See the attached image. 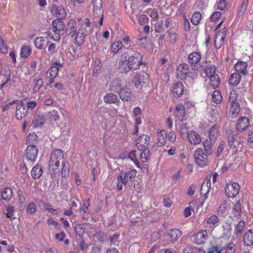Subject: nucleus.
<instances>
[{
  "label": "nucleus",
  "mask_w": 253,
  "mask_h": 253,
  "mask_svg": "<svg viewBox=\"0 0 253 253\" xmlns=\"http://www.w3.org/2000/svg\"><path fill=\"white\" fill-rule=\"evenodd\" d=\"M48 167L50 176L52 178L60 175L63 177L69 175V163L65 160L63 152L60 149H55L51 154Z\"/></svg>",
  "instance_id": "f257e3e1"
},
{
  "label": "nucleus",
  "mask_w": 253,
  "mask_h": 253,
  "mask_svg": "<svg viewBox=\"0 0 253 253\" xmlns=\"http://www.w3.org/2000/svg\"><path fill=\"white\" fill-rule=\"evenodd\" d=\"M142 56L136 51L127 49L121 55L118 61V69L121 73L127 74L132 70L138 69L142 64Z\"/></svg>",
  "instance_id": "f03ea898"
},
{
  "label": "nucleus",
  "mask_w": 253,
  "mask_h": 253,
  "mask_svg": "<svg viewBox=\"0 0 253 253\" xmlns=\"http://www.w3.org/2000/svg\"><path fill=\"white\" fill-rule=\"evenodd\" d=\"M110 89L118 94L123 101L127 102L132 98V92L124 79L117 78L113 79L111 83Z\"/></svg>",
  "instance_id": "7ed1b4c3"
},
{
  "label": "nucleus",
  "mask_w": 253,
  "mask_h": 253,
  "mask_svg": "<svg viewBox=\"0 0 253 253\" xmlns=\"http://www.w3.org/2000/svg\"><path fill=\"white\" fill-rule=\"evenodd\" d=\"M36 135L34 133L30 134L27 137L26 144L28 146L25 150V156L28 161L34 162L36 161L39 152L38 149L33 143V139H35Z\"/></svg>",
  "instance_id": "20e7f679"
},
{
  "label": "nucleus",
  "mask_w": 253,
  "mask_h": 253,
  "mask_svg": "<svg viewBox=\"0 0 253 253\" xmlns=\"http://www.w3.org/2000/svg\"><path fill=\"white\" fill-rule=\"evenodd\" d=\"M201 58V55L197 51L193 52L189 54L188 60L193 70L198 71L204 67V61L200 62Z\"/></svg>",
  "instance_id": "39448f33"
},
{
  "label": "nucleus",
  "mask_w": 253,
  "mask_h": 253,
  "mask_svg": "<svg viewBox=\"0 0 253 253\" xmlns=\"http://www.w3.org/2000/svg\"><path fill=\"white\" fill-rule=\"evenodd\" d=\"M210 155L204 152L202 148L197 149L194 154L195 163L200 167L207 166L209 164L208 157Z\"/></svg>",
  "instance_id": "423d86ee"
},
{
  "label": "nucleus",
  "mask_w": 253,
  "mask_h": 253,
  "mask_svg": "<svg viewBox=\"0 0 253 253\" xmlns=\"http://www.w3.org/2000/svg\"><path fill=\"white\" fill-rule=\"evenodd\" d=\"M181 236L182 232L180 230L176 228L170 229L166 235L167 238V244L164 245V246L169 244H174L178 240Z\"/></svg>",
  "instance_id": "0eeeda50"
},
{
  "label": "nucleus",
  "mask_w": 253,
  "mask_h": 253,
  "mask_svg": "<svg viewBox=\"0 0 253 253\" xmlns=\"http://www.w3.org/2000/svg\"><path fill=\"white\" fill-rule=\"evenodd\" d=\"M240 185L236 182L228 183L225 189L226 195L228 198H234L239 193Z\"/></svg>",
  "instance_id": "6e6552de"
},
{
  "label": "nucleus",
  "mask_w": 253,
  "mask_h": 253,
  "mask_svg": "<svg viewBox=\"0 0 253 253\" xmlns=\"http://www.w3.org/2000/svg\"><path fill=\"white\" fill-rule=\"evenodd\" d=\"M150 142V138L148 135H142L140 136L137 139L136 147L138 150H141L147 149L149 143Z\"/></svg>",
  "instance_id": "1a4fd4ad"
},
{
  "label": "nucleus",
  "mask_w": 253,
  "mask_h": 253,
  "mask_svg": "<svg viewBox=\"0 0 253 253\" xmlns=\"http://www.w3.org/2000/svg\"><path fill=\"white\" fill-rule=\"evenodd\" d=\"M87 30L84 25H82L80 28L79 29L77 33H76L75 37V43L80 46L82 45L84 41V39L87 35Z\"/></svg>",
  "instance_id": "9d476101"
},
{
  "label": "nucleus",
  "mask_w": 253,
  "mask_h": 253,
  "mask_svg": "<svg viewBox=\"0 0 253 253\" xmlns=\"http://www.w3.org/2000/svg\"><path fill=\"white\" fill-rule=\"evenodd\" d=\"M28 111L26 108L25 103L24 100H21L19 103H17L15 116L17 119L21 120L27 114Z\"/></svg>",
  "instance_id": "9b49d317"
},
{
  "label": "nucleus",
  "mask_w": 253,
  "mask_h": 253,
  "mask_svg": "<svg viewBox=\"0 0 253 253\" xmlns=\"http://www.w3.org/2000/svg\"><path fill=\"white\" fill-rule=\"evenodd\" d=\"M177 76L181 80H185L189 73V66L186 63H181L177 68Z\"/></svg>",
  "instance_id": "f8f14e48"
},
{
  "label": "nucleus",
  "mask_w": 253,
  "mask_h": 253,
  "mask_svg": "<svg viewBox=\"0 0 253 253\" xmlns=\"http://www.w3.org/2000/svg\"><path fill=\"white\" fill-rule=\"evenodd\" d=\"M148 79V75L145 72L140 73L133 78V83L134 85L138 88L139 85L146 83Z\"/></svg>",
  "instance_id": "ddd939ff"
},
{
  "label": "nucleus",
  "mask_w": 253,
  "mask_h": 253,
  "mask_svg": "<svg viewBox=\"0 0 253 253\" xmlns=\"http://www.w3.org/2000/svg\"><path fill=\"white\" fill-rule=\"evenodd\" d=\"M250 126L249 120L246 117H242L238 120L236 124V129L239 132L246 130Z\"/></svg>",
  "instance_id": "4468645a"
},
{
  "label": "nucleus",
  "mask_w": 253,
  "mask_h": 253,
  "mask_svg": "<svg viewBox=\"0 0 253 253\" xmlns=\"http://www.w3.org/2000/svg\"><path fill=\"white\" fill-rule=\"evenodd\" d=\"M51 13L58 18L62 19L66 16V13L62 5H53L50 8Z\"/></svg>",
  "instance_id": "2eb2a0df"
},
{
  "label": "nucleus",
  "mask_w": 253,
  "mask_h": 253,
  "mask_svg": "<svg viewBox=\"0 0 253 253\" xmlns=\"http://www.w3.org/2000/svg\"><path fill=\"white\" fill-rule=\"evenodd\" d=\"M187 136L189 141L192 144L197 145L200 144L202 141V139L199 134L194 131L188 132Z\"/></svg>",
  "instance_id": "dca6fc26"
},
{
  "label": "nucleus",
  "mask_w": 253,
  "mask_h": 253,
  "mask_svg": "<svg viewBox=\"0 0 253 253\" xmlns=\"http://www.w3.org/2000/svg\"><path fill=\"white\" fill-rule=\"evenodd\" d=\"M208 237L206 230H202L195 236V242L197 244H203L206 242Z\"/></svg>",
  "instance_id": "f3484780"
},
{
  "label": "nucleus",
  "mask_w": 253,
  "mask_h": 253,
  "mask_svg": "<svg viewBox=\"0 0 253 253\" xmlns=\"http://www.w3.org/2000/svg\"><path fill=\"white\" fill-rule=\"evenodd\" d=\"M175 117L178 121L182 122L186 115L184 106L181 104L176 105L175 107Z\"/></svg>",
  "instance_id": "a211bd4d"
},
{
  "label": "nucleus",
  "mask_w": 253,
  "mask_h": 253,
  "mask_svg": "<svg viewBox=\"0 0 253 253\" xmlns=\"http://www.w3.org/2000/svg\"><path fill=\"white\" fill-rule=\"evenodd\" d=\"M172 94L175 97L181 96L184 92V87L182 83L177 82L173 87Z\"/></svg>",
  "instance_id": "6ab92c4d"
},
{
  "label": "nucleus",
  "mask_w": 253,
  "mask_h": 253,
  "mask_svg": "<svg viewBox=\"0 0 253 253\" xmlns=\"http://www.w3.org/2000/svg\"><path fill=\"white\" fill-rule=\"evenodd\" d=\"M248 66L247 63L240 61L234 65L235 70L238 72L237 73H242L244 75L248 74V71L246 70Z\"/></svg>",
  "instance_id": "aec40b11"
},
{
  "label": "nucleus",
  "mask_w": 253,
  "mask_h": 253,
  "mask_svg": "<svg viewBox=\"0 0 253 253\" xmlns=\"http://www.w3.org/2000/svg\"><path fill=\"white\" fill-rule=\"evenodd\" d=\"M92 3L94 14L96 13L97 15H98L103 12L102 0H92Z\"/></svg>",
  "instance_id": "412c9836"
},
{
  "label": "nucleus",
  "mask_w": 253,
  "mask_h": 253,
  "mask_svg": "<svg viewBox=\"0 0 253 253\" xmlns=\"http://www.w3.org/2000/svg\"><path fill=\"white\" fill-rule=\"evenodd\" d=\"M76 22L74 20L69 21L67 27L66 29L65 33L67 35H71L73 37L76 34Z\"/></svg>",
  "instance_id": "4be33fe9"
},
{
  "label": "nucleus",
  "mask_w": 253,
  "mask_h": 253,
  "mask_svg": "<svg viewBox=\"0 0 253 253\" xmlns=\"http://www.w3.org/2000/svg\"><path fill=\"white\" fill-rule=\"evenodd\" d=\"M44 122V119L43 116L40 115L37 116L34 118L32 124L29 126V127L32 129L41 126L43 124Z\"/></svg>",
  "instance_id": "5701e85b"
},
{
  "label": "nucleus",
  "mask_w": 253,
  "mask_h": 253,
  "mask_svg": "<svg viewBox=\"0 0 253 253\" xmlns=\"http://www.w3.org/2000/svg\"><path fill=\"white\" fill-rule=\"evenodd\" d=\"M31 176L34 179L40 178L42 174V169L41 166L39 164L36 165L31 170Z\"/></svg>",
  "instance_id": "b1692460"
},
{
  "label": "nucleus",
  "mask_w": 253,
  "mask_h": 253,
  "mask_svg": "<svg viewBox=\"0 0 253 253\" xmlns=\"http://www.w3.org/2000/svg\"><path fill=\"white\" fill-rule=\"evenodd\" d=\"M59 109L58 110H52L46 113V118L49 119L50 122H56L59 119L60 113Z\"/></svg>",
  "instance_id": "393cba45"
},
{
  "label": "nucleus",
  "mask_w": 253,
  "mask_h": 253,
  "mask_svg": "<svg viewBox=\"0 0 253 253\" xmlns=\"http://www.w3.org/2000/svg\"><path fill=\"white\" fill-rule=\"evenodd\" d=\"M104 101L105 103L109 104H114L120 102V100L117 95L111 93L107 94L104 97Z\"/></svg>",
  "instance_id": "a878e982"
},
{
  "label": "nucleus",
  "mask_w": 253,
  "mask_h": 253,
  "mask_svg": "<svg viewBox=\"0 0 253 253\" xmlns=\"http://www.w3.org/2000/svg\"><path fill=\"white\" fill-rule=\"evenodd\" d=\"M241 76L239 73H234L230 77L229 84L232 86H236L240 82Z\"/></svg>",
  "instance_id": "bb28decb"
},
{
  "label": "nucleus",
  "mask_w": 253,
  "mask_h": 253,
  "mask_svg": "<svg viewBox=\"0 0 253 253\" xmlns=\"http://www.w3.org/2000/svg\"><path fill=\"white\" fill-rule=\"evenodd\" d=\"M244 242L247 246L253 245V230L247 231L244 236Z\"/></svg>",
  "instance_id": "cd10ccee"
},
{
  "label": "nucleus",
  "mask_w": 253,
  "mask_h": 253,
  "mask_svg": "<svg viewBox=\"0 0 253 253\" xmlns=\"http://www.w3.org/2000/svg\"><path fill=\"white\" fill-rule=\"evenodd\" d=\"M10 70L5 69L0 72V80L1 82L7 84L10 80Z\"/></svg>",
  "instance_id": "c85d7f7f"
},
{
  "label": "nucleus",
  "mask_w": 253,
  "mask_h": 253,
  "mask_svg": "<svg viewBox=\"0 0 253 253\" xmlns=\"http://www.w3.org/2000/svg\"><path fill=\"white\" fill-rule=\"evenodd\" d=\"M211 140L206 139L203 142V146L204 147V152L206 153L207 154L212 155L213 149L212 148V142Z\"/></svg>",
  "instance_id": "c756f323"
},
{
  "label": "nucleus",
  "mask_w": 253,
  "mask_h": 253,
  "mask_svg": "<svg viewBox=\"0 0 253 253\" xmlns=\"http://www.w3.org/2000/svg\"><path fill=\"white\" fill-rule=\"evenodd\" d=\"M240 111V107L239 103L232 104L230 109L229 115L231 118H235Z\"/></svg>",
  "instance_id": "7c9ffc66"
},
{
  "label": "nucleus",
  "mask_w": 253,
  "mask_h": 253,
  "mask_svg": "<svg viewBox=\"0 0 253 253\" xmlns=\"http://www.w3.org/2000/svg\"><path fill=\"white\" fill-rule=\"evenodd\" d=\"M52 24L53 27V31H57L59 32L63 30L64 29V24L61 19L57 18L54 20Z\"/></svg>",
  "instance_id": "2f4dec72"
},
{
  "label": "nucleus",
  "mask_w": 253,
  "mask_h": 253,
  "mask_svg": "<svg viewBox=\"0 0 253 253\" xmlns=\"http://www.w3.org/2000/svg\"><path fill=\"white\" fill-rule=\"evenodd\" d=\"M167 134L165 130H160L158 134V144L159 146L165 145Z\"/></svg>",
  "instance_id": "473e14b6"
},
{
  "label": "nucleus",
  "mask_w": 253,
  "mask_h": 253,
  "mask_svg": "<svg viewBox=\"0 0 253 253\" xmlns=\"http://www.w3.org/2000/svg\"><path fill=\"white\" fill-rule=\"evenodd\" d=\"M218 127L216 125L212 126L209 130V138L211 140L214 141L218 136Z\"/></svg>",
  "instance_id": "72a5a7b5"
},
{
  "label": "nucleus",
  "mask_w": 253,
  "mask_h": 253,
  "mask_svg": "<svg viewBox=\"0 0 253 253\" xmlns=\"http://www.w3.org/2000/svg\"><path fill=\"white\" fill-rule=\"evenodd\" d=\"M227 139L228 141V145L230 147L234 148L236 147V145L234 144L235 141H237L236 138L234 137L233 131L231 130L227 131Z\"/></svg>",
  "instance_id": "f704fd0d"
},
{
  "label": "nucleus",
  "mask_w": 253,
  "mask_h": 253,
  "mask_svg": "<svg viewBox=\"0 0 253 253\" xmlns=\"http://www.w3.org/2000/svg\"><path fill=\"white\" fill-rule=\"evenodd\" d=\"M44 42H46V45H48V43L50 42L47 38L45 39L42 37L37 38L34 41L35 46L39 49H42L43 48V44Z\"/></svg>",
  "instance_id": "c9c22d12"
},
{
  "label": "nucleus",
  "mask_w": 253,
  "mask_h": 253,
  "mask_svg": "<svg viewBox=\"0 0 253 253\" xmlns=\"http://www.w3.org/2000/svg\"><path fill=\"white\" fill-rule=\"evenodd\" d=\"M245 227V222L243 220H240L237 225L235 235L237 237H241Z\"/></svg>",
  "instance_id": "e433bc0d"
},
{
  "label": "nucleus",
  "mask_w": 253,
  "mask_h": 253,
  "mask_svg": "<svg viewBox=\"0 0 253 253\" xmlns=\"http://www.w3.org/2000/svg\"><path fill=\"white\" fill-rule=\"evenodd\" d=\"M31 49L28 45H23L21 49L20 55L22 58H27L31 54Z\"/></svg>",
  "instance_id": "4c0bfd02"
},
{
  "label": "nucleus",
  "mask_w": 253,
  "mask_h": 253,
  "mask_svg": "<svg viewBox=\"0 0 253 253\" xmlns=\"http://www.w3.org/2000/svg\"><path fill=\"white\" fill-rule=\"evenodd\" d=\"M1 196L3 200L8 201L12 196V190L9 188H6L1 192Z\"/></svg>",
  "instance_id": "58836bf2"
},
{
  "label": "nucleus",
  "mask_w": 253,
  "mask_h": 253,
  "mask_svg": "<svg viewBox=\"0 0 253 253\" xmlns=\"http://www.w3.org/2000/svg\"><path fill=\"white\" fill-rule=\"evenodd\" d=\"M33 82L35 84L33 88V91L34 93H36L39 92L40 88L43 85V79L42 78L38 79H35Z\"/></svg>",
  "instance_id": "ea45409f"
},
{
  "label": "nucleus",
  "mask_w": 253,
  "mask_h": 253,
  "mask_svg": "<svg viewBox=\"0 0 253 253\" xmlns=\"http://www.w3.org/2000/svg\"><path fill=\"white\" fill-rule=\"evenodd\" d=\"M242 211H241V204L240 203V201L237 202V203L234 205L233 213L234 214L235 216L237 218H240L241 216Z\"/></svg>",
  "instance_id": "a19ab883"
},
{
  "label": "nucleus",
  "mask_w": 253,
  "mask_h": 253,
  "mask_svg": "<svg viewBox=\"0 0 253 253\" xmlns=\"http://www.w3.org/2000/svg\"><path fill=\"white\" fill-rule=\"evenodd\" d=\"M141 151L142 152L140 155V160L142 162L146 163L148 161L150 157V149L149 148H147Z\"/></svg>",
  "instance_id": "79ce46f5"
},
{
  "label": "nucleus",
  "mask_w": 253,
  "mask_h": 253,
  "mask_svg": "<svg viewBox=\"0 0 253 253\" xmlns=\"http://www.w3.org/2000/svg\"><path fill=\"white\" fill-rule=\"evenodd\" d=\"M211 84L213 88H217L220 83V78L218 75L211 76L210 78Z\"/></svg>",
  "instance_id": "37998d69"
},
{
  "label": "nucleus",
  "mask_w": 253,
  "mask_h": 253,
  "mask_svg": "<svg viewBox=\"0 0 253 253\" xmlns=\"http://www.w3.org/2000/svg\"><path fill=\"white\" fill-rule=\"evenodd\" d=\"M6 217L10 219H15L14 216V207L13 206L8 205L6 207Z\"/></svg>",
  "instance_id": "c03bdc74"
},
{
  "label": "nucleus",
  "mask_w": 253,
  "mask_h": 253,
  "mask_svg": "<svg viewBox=\"0 0 253 253\" xmlns=\"http://www.w3.org/2000/svg\"><path fill=\"white\" fill-rule=\"evenodd\" d=\"M201 17L202 15L200 12H195L192 16L191 22L194 25H197L199 23L201 19Z\"/></svg>",
  "instance_id": "a18cd8bd"
},
{
  "label": "nucleus",
  "mask_w": 253,
  "mask_h": 253,
  "mask_svg": "<svg viewBox=\"0 0 253 253\" xmlns=\"http://www.w3.org/2000/svg\"><path fill=\"white\" fill-rule=\"evenodd\" d=\"M59 69L56 66H52L47 72L48 77L55 78L58 74Z\"/></svg>",
  "instance_id": "49530a36"
},
{
  "label": "nucleus",
  "mask_w": 253,
  "mask_h": 253,
  "mask_svg": "<svg viewBox=\"0 0 253 253\" xmlns=\"http://www.w3.org/2000/svg\"><path fill=\"white\" fill-rule=\"evenodd\" d=\"M224 39L225 36L224 35V34L222 35V37L218 36L217 35L216 36L214 40V44L216 48L218 49L220 48L221 46L224 42Z\"/></svg>",
  "instance_id": "de8ad7c7"
},
{
  "label": "nucleus",
  "mask_w": 253,
  "mask_h": 253,
  "mask_svg": "<svg viewBox=\"0 0 253 253\" xmlns=\"http://www.w3.org/2000/svg\"><path fill=\"white\" fill-rule=\"evenodd\" d=\"M222 96L218 90H214L212 95V101L216 104H219L222 100Z\"/></svg>",
  "instance_id": "09e8293b"
},
{
  "label": "nucleus",
  "mask_w": 253,
  "mask_h": 253,
  "mask_svg": "<svg viewBox=\"0 0 253 253\" xmlns=\"http://www.w3.org/2000/svg\"><path fill=\"white\" fill-rule=\"evenodd\" d=\"M127 176L128 175H127L126 172H121L120 174L118 175L117 179L118 181H121L125 185H126L128 181H129Z\"/></svg>",
  "instance_id": "8fccbe9b"
},
{
  "label": "nucleus",
  "mask_w": 253,
  "mask_h": 253,
  "mask_svg": "<svg viewBox=\"0 0 253 253\" xmlns=\"http://www.w3.org/2000/svg\"><path fill=\"white\" fill-rule=\"evenodd\" d=\"M204 188H206V189H207V192L204 194V199L203 200V201L202 202L201 205V206H203V205L204 204V203L205 202V201L208 198V194L210 191V187L208 185V183L205 184V183H203L202 186H201V194H203V189Z\"/></svg>",
  "instance_id": "3c124183"
},
{
  "label": "nucleus",
  "mask_w": 253,
  "mask_h": 253,
  "mask_svg": "<svg viewBox=\"0 0 253 253\" xmlns=\"http://www.w3.org/2000/svg\"><path fill=\"white\" fill-rule=\"evenodd\" d=\"M225 145V142L223 140L221 141L218 146L217 151L216 152V155L217 157H218L220 156L223 149H224Z\"/></svg>",
  "instance_id": "603ef678"
},
{
  "label": "nucleus",
  "mask_w": 253,
  "mask_h": 253,
  "mask_svg": "<svg viewBox=\"0 0 253 253\" xmlns=\"http://www.w3.org/2000/svg\"><path fill=\"white\" fill-rule=\"evenodd\" d=\"M227 204L226 201H224L222 202L218 209L217 212V214L218 215H221L225 212L227 208Z\"/></svg>",
  "instance_id": "864d4df0"
},
{
  "label": "nucleus",
  "mask_w": 253,
  "mask_h": 253,
  "mask_svg": "<svg viewBox=\"0 0 253 253\" xmlns=\"http://www.w3.org/2000/svg\"><path fill=\"white\" fill-rule=\"evenodd\" d=\"M106 236L107 235L105 233L102 232L96 233L94 235V237L100 242H104Z\"/></svg>",
  "instance_id": "5fc2aeb1"
},
{
  "label": "nucleus",
  "mask_w": 253,
  "mask_h": 253,
  "mask_svg": "<svg viewBox=\"0 0 253 253\" xmlns=\"http://www.w3.org/2000/svg\"><path fill=\"white\" fill-rule=\"evenodd\" d=\"M0 52L5 54L8 52V48L6 45L4 43L3 40L0 36Z\"/></svg>",
  "instance_id": "6e6d98bb"
},
{
  "label": "nucleus",
  "mask_w": 253,
  "mask_h": 253,
  "mask_svg": "<svg viewBox=\"0 0 253 253\" xmlns=\"http://www.w3.org/2000/svg\"><path fill=\"white\" fill-rule=\"evenodd\" d=\"M25 103V106L27 111L28 110H32L36 106L37 103L36 101L32 100L28 102H26V100H24Z\"/></svg>",
  "instance_id": "4d7b16f0"
},
{
  "label": "nucleus",
  "mask_w": 253,
  "mask_h": 253,
  "mask_svg": "<svg viewBox=\"0 0 253 253\" xmlns=\"http://www.w3.org/2000/svg\"><path fill=\"white\" fill-rule=\"evenodd\" d=\"M27 213L32 214L34 213L36 211V206L33 203L29 204L26 208Z\"/></svg>",
  "instance_id": "13d9d810"
},
{
  "label": "nucleus",
  "mask_w": 253,
  "mask_h": 253,
  "mask_svg": "<svg viewBox=\"0 0 253 253\" xmlns=\"http://www.w3.org/2000/svg\"><path fill=\"white\" fill-rule=\"evenodd\" d=\"M219 222V219L218 217L215 215H211L207 219V223L211 224L212 225L215 224L216 223Z\"/></svg>",
  "instance_id": "bf43d9fd"
},
{
  "label": "nucleus",
  "mask_w": 253,
  "mask_h": 253,
  "mask_svg": "<svg viewBox=\"0 0 253 253\" xmlns=\"http://www.w3.org/2000/svg\"><path fill=\"white\" fill-rule=\"evenodd\" d=\"M225 247L220 248L217 246H213V247L209 250L208 253H221L223 250L225 249Z\"/></svg>",
  "instance_id": "052dcab7"
},
{
  "label": "nucleus",
  "mask_w": 253,
  "mask_h": 253,
  "mask_svg": "<svg viewBox=\"0 0 253 253\" xmlns=\"http://www.w3.org/2000/svg\"><path fill=\"white\" fill-rule=\"evenodd\" d=\"M122 43L121 42H114L111 47V49L114 53H116L122 47Z\"/></svg>",
  "instance_id": "680f3d73"
},
{
  "label": "nucleus",
  "mask_w": 253,
  "mask_h": 253,
  "mask_svg": "<svg viewBox=\"0 0 253 253\" xmlns=\"http://www.w3.org/2000/svg\"><path fill=\"white\" fill-rule=\"evenodd\" d=\"M126 173L127 175H128L127 179L129 181L132 182L133 180H134L136 174V170L135 169H132Z\"/></svg>",
  "instance_id": "e2e57ef3"
},
{
  "label": "nucleus",
  "mask_w": 253,
  "mask_h": 253,
  "mask_svg": "<svg viewBox=\"0 0 253 253\" xmlns=\"http://www.w3.org/2000/svg\"><path fill=\"white\" fill-rule=\"evenodd\" d=\"M53 32L55 33L54 35H53L51 34V33H50L48 35V37L50 39H52L55 41H59L61 39L60 34L59 33L57 32V31H54Z\"/></svg>",
  "instance_id": "0e129e2a"
},
{
  "label": "nucleus",
  "mask_w": 253,
  "mask_h": 253,
  "mask_svg": "<svg viewBox=\"0 0 253 253\" xmlns=\"http://www.w3.org/2000/svg\"><path fill=\"white\" fill-rule=\"evenodd\" d=\"M163 21L158 22L155 25V30L157 33H161L163 32Z\"/></svg>",
  "instance_id": "69168bd1"
},
{
  "label": "nucleus",
  "mask_w": 253,
  "mask_h": 253,
  "mask_svg": "<svg viewBox=\"0 0 253 253\" xmlns=\"http://www.w3.org/2000/svg\"><path fill=\"white\" fill-rule=\"evenodd\" d=\"M227 5L226 0H220L217 3V8L219 10H223Z\"/></svg>",
  "instance_id": "338daca9"
},
{
  "label": "nucleus",
  "mask_w": 253,
  "mask_h": 253,
  "mask_svg": "<svg viewBox=\"0 0 253 253\" xmlns=\"http://www.w3.org/2000/svg\"><path fill=\"white\" fill-rule=\"evenodd\" d=\"M235 244L230 243L226 248L225 253H234L235 252Z\"/></svg>",
  "instance_id": "774afa93"
}]
</instances>
